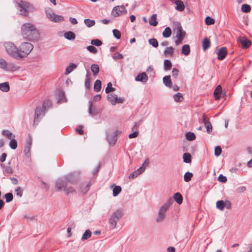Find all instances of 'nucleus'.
<instances>
[{
  "instance_id": "32",
  "label": "nucleus",
  "mask_w": 252,
  "mask_h": 252,
  "mask_svg": "<svg viewBox=\"0 0 252 252\" xmlns=\"http://www.w3.org/2000/svg\"><path fill=\"white\" fill-rule=\"evenodd\" d=\"M113 196L116 197L122 191V188L119 186H115L114 185H112L111 187L113 188Z\"/></svg>"
},
{
  "instance_id": "49",
  "label": "nucleus",
  "mask_w": 252,
  "mask_h": 252,
  "mask_svg": "<svg viewBox=\"0 0 252 252\" xmlns=\"http://www.w3.org/2000/svg\"><path fill=\"white\" fill-rule=\"evenodd\" d=\"M7 64L8 63L4 59L2 58L0 59V68L6 71Z\"/></svg>"
},
{
  "instance_id": "6",
  "label": "nucleus",
  "mask_w": 252,
  "mask_h": 252,
  "mask_svg": "<svg viewBox=\"0 0 252 252\" xmlns=\"http://www.w3.org/2000/svg\"><path fill=\"white\" fill-rule=\"evenodd\" d=\"M4 47L7 53L14 58L18 60V49L11 42L6 43Z\"/></svg>"
},
{
  "instance_id": "42",
  "label": "nucleus",
  "mask_w": 252,
  "mask_h": 252,
  "mask_svg": "<svg viewBox=\"0 0 252 252\" xmlns=\"http://www.w3.org/2000/svg\"><path fill=\"white\" fill-rule=\"evenodd\" d=\"M225 206V202L222 200H218L216 203V207L220 211H223Z\"/></svg>"
},
{
  "instance_id": "3",
  "label": "nucleus",
  "mask_w": 252,
  "mask_h": 252,
  "mask_svg": "<svg viewBox=\"0 0 252 252\" xmlns=\"http://www.w3.org/2000/svg\"><path fill=\"white\" fill-rule=\"evenodd\" d=\"M16 6L19 11V14L24 16H27L29 13L32 11L34 7L28 2L21 0L19 2H16Z\"/></svg>"
},
{
  "instance_id": "47",
  "label": "nucleus",
  "mask_w": 252,
  "mask_h": 252,
  "mask_svg": "<svg viewBox=\"0 0 252 252\" xmlns=\"http://www.w3.org/2000/svg\"><path fill=\"white\" fill-rule=\"evenodd\" d=\"M84 23L87 27L90 28L94 26L95 24V21L91 20L90 19H85L84 20Z\"/></svg>"
},
{
  "instance_id": "8",
  "label": "nucleus",
  "mask_w": 252,
  "mask_h": 252,
  "mask_svg": "<svg viewBox=\"0 0 252 252\" xmlns=\"http://www.w3.org/2000/svg\"><path fill=\"white\" fill-rule=\"evenodd\" d=\"M173 25V32L174 33H176L175 37L184 38L186 36V32L183 30L181 24L179 22L176 21L174 22Z\"/></svg>"
},
{
  "instance_id": "39",
  "label": "nucleus",
  "mask_w": 252,
  "mask_h": 252,
  "mask_svg": "<svg viewBox=\"0 0 252 252\" xmlns=\"http://www.w3.org/2000/svg\"><path fill=\"white\" fill-rule=\"evenodd\" d=\"M91 69L94 76H96L99 72V67L97 64H93L91 66Z\"/></svg>"
},
{
  "instance_id": "60",
  "label": "nucleus",
  "mask_w": 252,
  "mask_h": 252,
  "mask_svg": "<svg viewBox=\"0 0 252 252\" xmlns=\"http://www.w3.org/2000/svg\"><path fill=\"white\" fill-rule=\"evenodd\" d=\"M218 180L220 182L225 183L227 182V178L222 174H220L218 177Z\"/></svg>"
},
{
  "instance_id": "29",
  "label": "nucleus",
  "mask_w": 252,
  "mask_h": 252,
  "mask_svg": "<svg viewBox=\"0 0 252 252\" xmlns=\"http://www.w3.org/2000/svg\"><path fill=\"white\" fill-rule=\"evenodd\" d=\"M10 87L7 82L0 84V90L3 92H7L9 91Z\"/></svg>"
},
{
  "instance_id": "13",
  "label": "nucleus",
  "mask_w": 252,
  "mask_h": 252,
  "mask_svg": "<svg viewBox=\"0 0 252 252\" xmlns=\"http://www.w3.org/2000/svg\"><path fill=\"white\" fill-rule=\"evenodd\" d=\"M47 17L52 21L59 22L64 20V18L61 15L56 14L54 12L46 13Z\"/></svg>"
},
{
  "instance_id": "5",
  "label": "nucleus",
  "mask_w": 252,
  "mask_h": 252,
  "mask_svg": "<svg viewBox=\"0 0 252 252\" xmlns=\"http://www.w3.org/2000/svg\"><path fill=\"white\" fill-rule=\"evenodd\" d=\"M123 212L121 209H118L113 213L109 220L110 228L114 229L116 228L118 221L123 216Z\"/></svg>"
},
{
  "instance_id": "41",
  "label": "nucleus",
  "mask_w": 252,
  "mask_h": 252,
  "mask_svg": "<svg viewBox=\"0 0 252 252\" xmlns=\"http://www.w3.org/2000/svg\"><path fill=\"white\" fill-rule=\"evenodd\" d=\"M174 100L177 102H182L184 99L183 94L180 93L175 94L173 96Z\"/></svg>"
},
{
  "instance_id": "28",
  "label": "nucleus",
  "mask_w": 252,
  "mask_h": 252,
  "mask_svg": "<svg viewBox=\"0 0 252 252\" xmlns=\"http://www.w3.org/2000/svg\"><path fill=\"white\" fill-rule=\"evenodd\" d=\"M77 65L74 63H71L66 68L65 74H68L71 73L74 69L77 68Z\"/></svg>"
},
{
  "instance_id": "33",
  "label": "nucleus",
  "mask_w": 252,
  "mask_h": 252,
  "mask_svg": "<svg viewBox=\"0 0 252 252\" xmlns=\"http://www.w3.org/2000/svg\"><path fill=\"white\" fill-rule=\"evenodd\" d=\"M1 134L7 137L9 139L12 138L13 137H15V134H14L12 132H10L8 130L3 129L2 130Z\"/></svg>"
},
{
  "instance_id": "14",
  "label": "nucleus",
  "mask_w": 252,
  "mask_h": 252,
  "mask_svg": "<svg viewBox=\"0 0 252 252\" xmlns=\"http://www.w3.org/2000/svg\"><path fill=\"white\" fill-rule=\"evenodd\" d=\"M217 54L218 55V59L219 60L221 61L224 60L227 55V48L225 47H221L217 52Z\"/></svg>"
},
{
  "instance_id": "17",
  "label": "nucleus",
  "mask_w": 252,
  "mask_h": 252,
  "mask_svg": "<svg viewBox=\"0 0 252 252\" xmlns=\"http://www.w3.org/2000/svg\"><path fill=\"white\" fill-rule=\"evenodd\" d=\"M137 82H140L142 83H145L148 80V77L145 72L139 73L135 78Z\"/></svg>"
},
{
  "instance_id": "46",
  "label": "nucleus",
  "mask_w": 252,
  "mask_h": 252,
  "mask_svg": "<svg viewBox=\"0 0 252 252\" xmlns=\"http://www.w3.org/2000/svg\"><path fill=\"white\" fill-rule=\"evenodd\" d=\"M149 44L154 48H157L158 46V42L157 39L155 38H150L148 40Z\"/></svg>"
},
{
  "instance_id": "27",
  "label": "nucleus",
  "mask_w": 252,
  "mask_h": 252,
  "mask_svg": "<svg viewBox=\"0 0 252 252\" xmlns=\"http://www.w3.org/2000/svg\"><path fill=\"white\" fill-rule=\"evenodd\" d=\"M163 82L165 86L171 88L172 82L171 80V76L170 75L165 76L163 78Z\"/></svg>"
},
{
  "instance_id": "56",
  "label": "nucleus",
  "mask_w": 252,
  "mask_h": 252,
  "mask_svg": "<svg viewBox=\"0 0 252 252\" xmlns=\"http://www.w3.org/2000/svg\"><path fill=\"white\" fill-rule=\"evenodd\" d=\"M222 152V149L220 146H217L215 148L214 154L215 156L219 157L220 155Z\"/></svg>"
},
{
  "instance_id": "55",
  "label": "nucleus",
  "mask_w": 252,
  "mask_h": 252,
  "mask_svg": "<svg viewBox=\"0 0 252 252\" xmlns=\"http://www.w3.org/2000/svg\"><path fill=\"white\" fill-rule=\"evenodd\" d=\"M113 33L114 36L117 39H119L121 37V32L117 29H114L113 30Z\"/></svg>"
},
{
  "instance_id": "25",
  "label": "nucleus",
  "mask_w": 252,
  "mask_h": 252,
  "mask_svg": "<svg viewBox=\"0 0 252 252\" xmlns=\"http://www.w3.org/2000/svg\"><path fill=\"white\" fill-rule=\"evenodd\" d=\"M211 45V42L210 39L205 37L202 41V49L204 51H206L208 49Z\"/></svg>"
},
{
  "instance_id": "62",
  "label": "nucleus",
  "mask_w": 252,
  "mask_h": 252,
  "mask_svg": "<svg viewBox=\"0 0 252 252\" xmlns=\"http://www.w3.org/2000/svg\"><path fill=\"white\" fill-rule=\"evenodd\" d=\"M16 195L21 197L23 195V189L20 187H18L15 190Z\"/></svg>"
},
{
  "instance_id": "35",
  "label": "nucleus",
  "mask_w": 252,
  "mask_h": 252,
  "mask_svg": "<svg viewBox=\"0 0 252 252\" xmlns=\"http://www.w3.org/2000/svg\"><path fill=\"white\" fill-rule=\"evenodd\" d=\"M183 161L187 163H190L191 162V156L189 153H184L183 156Z\"/></svg>"
},
{
  "instance_id": "30",
  "label": "nucleus",
  "mask_w": 252,
  "mask_h": 252,
  "mask_svg": "<svg viewBox=\"0 0 252 252\" xmlns=\"http://www.w3.org/2000/svg\"><path fill=\"white\" fill-rule=\"evenodd\" d=\"M172 64L170 60L166 59L164 61L163 67H164V69L165 71L170 70L172 68Z\"/></svg>"
},
{
  "instance_id": "64",
  "label": "nucleus",
  "mask_w": 252,
  "mask_h": 252,
  "mask_svg": "<svg viewBox=\"0 0 252 252\" xmlns=\"http://www.w3.org/2000/svg\"><path fill=\"white\" fill-rule=\"evenodd\" d=\"M179 70L176 68H174L172 70V76L175 78H177L179 74Z\"/></svg>"
},
{
  "instance_id": "15",
  "label": "nucleus",
  "mask_w": 252,
  "mask_h": 252,
  "mask_svg": "<svg viewBox=\"0 0 252 252\" xmlns=\"http://www.w3.org/2000/svg\"><path fill=\"white\" fill-rule=\"evenodd\" d=\"M0 166L2 169L3 174L5 177H7L9 174H12L14 172L13 168L10 166L5 165L3 163H0Z\"/></svg>"
},
{
  "instance_id": "31",
  "label": "nucleus",
  "mask_w": 252,
  "mask_h": 252,
  "mask_svg": "<svg viewBox=\"0 0 252 252\" xmlns=\"http://www.w3.org/2000/svg\"><path fill=\"white\" fill-rule=\"evenodd\" d=\"M19 67L16 66L14 63H8L7 66V71L13 72L17 70Z\"/></svg>"
},
{
  "instance_id": "19",
  "label": "nucleus",
  "mask_w": 252,
  "mask_h": 252,
  "mask_svg": "<svg viewBox=\"0 0 252 252\" xmlns=\"http://www.w3.org/2000/svg\"><path fill=\"white\" fill-rule=\"evenodd\" d=\"M222 93V87L221 85H218L215 89L214 92V96L216 100H220V95Z\"/></svg>"
},
{
  "instance_id": "45",
  "label": "nucleus",
  "mask_w": 252,
  "mask_h": 252,
  "mask_svg": "<svg viewBox=\"0 0 252 252\" xmlns=\"http://www.w3.org/2000/svg\"><path fill=\"white\" fill-rule=\"evenodd\" d=\"M193 176V174L189 172H187L184 175V180L186 182H189Z\"/></svg>"
},
{
  "instance_id": "18",
  "label": "nucleus",
  "mask_w": 252,
  "mask_h": 252,
  "mask_svg": "<svg viewBox=\"0 0 252 252\" xmlns=\"http://www.w3.org/2000/svg\"><path fill=\"white\" fill-rule=\"evenodd\" d=\"M239 42L241 44L242 48L247 49L250 47L252 44V42L247 38L243 37L240 39Z\"/></svg>"
},
{
  "instance_id": "59",
  "label": "nucleus",
  "mask_w": 252,
  "mask_h": 252,
  "mask_svg": "<svg viewBox=\"0 0 252 252\" xmlns=\"http://www.w3.org/2000/svg\"><path fill=\"white\" fill-rule=\"evenodd\" d=\"M112 58L115 60H119L123 58V55L118 52H116L112 56Z\"/></svg>"
},
{
  "instance_id": "34",
  "label": "nucleus",
  "mask_w": 252,
  "mask_h": 252,
  "mask_svg": "<svg viewBox=\"0 0 252 252\" xmlns=\"http://www.w3.org/2000/svg\"><path fill=\"white\" fill-rule=\"evenodd\" d=\"M149 24L150 25L153 26H157L158 24V22L157 20V14H153L149 20Z\"/></svg>"
},
{
  "instance_id": "11",
  "label": "nucleus",
  "mask_w": 252,
  "mask_h": 252,
  "mask_svg": "<svg viewBox=\"0 0 252 252\" xmlns=\"http://www.w3.org/2000/svg\"><path fill=\"white\" fill-rule=\"evenodd\" d=\"M88 113L89 115L92 118H94L96 115H100L101 110L98 108L93 109V102L92 100H90L88 102Z\"/></svg>"
},
{
  "instance_id": "9",
  "label": "nucleus",
  "mask_w": 252,
  "mask_h": 252,
  "mask_svg": "<svg viewBox=\"0 0 252 252\" xmlns=\"http://www.w3.org/2000/svg\"><path fill=\"white\" fill-rule=\"evenodd\" d=\"M126 13H127V10L123 5L115 6L112 11V14L115 17Z\"/></svg>"
},
{
  "instance_id": "24",
  "label": "nucleus",
  "mask_w": 252,
  "mask_h": 252,
  "mask_svg": "<svg viewBox=\"0 0 252 252\" xmlns=\"http://www.w3.org/2000/svg\"><path fill=\"white\" fill-rule=\"evenodd\" d=\"M190 52V46L189 44H185L184 45L181 49V54L187 56H188Z\"/></svg>"
},
{
  "instance_id": "52",
  "label": "nucleus",
  "mask_w": 252,
  "mask_h": 252,
  "mask_svg": "<svg viewBox=\"0 0 252 252\" xmlns=\"http://www.w3.org/2000/svg\"><path fill=\"white\" fill-rule=\"evenodd\" d=\"M91 43L95 46H100L102 44V42L99 39H94L91 40Z\"/></svg>"
},
{
  "instance_id": "61",
  "label": "nucleus",
  "mask_w": 252,
  "mask_h": 252,
  "mask_svg": "<svg viewBox=\"0 0 252 252\" xmlns=\"http://www.w3.org/2000/svg\"><path fill=\"white\" fill-rule=\"evenodd\" d=\"M174 203V200L171 197L169 198L166 202L164 204L166 206H167L168 208L170 207L171 205Z\"/></svg>"
},
{
  "instance_id": "22",
  "label": "nucleus",
  "mask_w": 252,
  "mask_h": 252,
  "mask_svg": "<svg viewBox=\"0 0 252 252\" xmlns=\"http://www.w3.org/2000/svg\"><path fill=\"white\" fill-rule=\"evenodd\" d=\"M176 4L175 9L179 11H183L185 9V5L181 0H176L175 1Z\"/></svg>"
},
{
  "instance_id": "36",
  "label": "nucleus",
  "mask_w": 252,
  "mask_h": 252,
  "mask_svg": "<svg viewBox=\"0 0 252 252\" xmlns=\"http://www.w3.org/2000/svg\"><path fill=\"white\" fill-rule=\"evenodd\" d=\"M172 34V31L170 27H166L162 32V36L164 38L169 37Z\"/></svg>"
},
{
  "instance_id": "50",
  "label": "nucleus",
  "mask_w": 252,
  "mask_h": 252,
  "mask_svg": "<svg viewBox=\"0 0 252 252\" xmlns=\"http://www.w3.org/2000/svg\"><path fill=\"white\" fill-rule=\"evenodd\" d=\"M215 19L210 16H207L205 19V23L207 25H212L215 23Z\"/></svg>"
},
{
  "instance_id": "7",
  "label": "nucleus",
  "mask_w": 252,
  "mask_h": 252,
  "mask_svg": "<svg viewBox=\"0 0 252 252\" xmlns=\"http://www.w3.org/2000/svg\"><path fill=\"white\" fill-rule=\"evenodd\" d=\"M46 110L42 106H37L35 110L33 125H37L45 115Z\"/></svg>"
},
{
  "instance_id": "12",
  "label": "nucleus",
  "mask_w": 252,
  "mask_h": 252,
  "mask_svg": "<svg viewBox=\"0 0 252 252\" xmlns=\"http://www.w3.org/2000/svg\"><path fill=\"white\" fill-rule=\"evenodd\" d=\"M121 131L116 130L112 134H107V140L111 145H114L117 140V136L121 133Z\"/></svg>"
},
{
  "instance_id": "4",
  "label": "nucleus",
  "mask_w": 252,
  "mask_h": 252,
  "mask_svg": "<svg viewBox=\"0 0 252 252\" xmlns=\"http://www.w3.org/2000/svg\"><path fill=\"white\" fill-rule=\"evenodd\" d=\"M33 48L32 44L29 42H23L18 49V60L22 59L28 56Z\"/></svg>"
},
{
  "instance_id": "44",
  "label": "nucleus",
  "mask_w": 252,
  "mask_h": 252,
  "mask_svg": "<svg viewBox=\"0 0 252 252\" xmlns=\"http://www.w3.org/2000/svg\"><path fill=\"white\" fill-rule=\"evenodd\" d=\"M115 91V88H114L112 87V84L111 82H110L108 83V84L107 85V87L105 90V93L106 94H109L110 92H112Z\"/></svg>"
},
{
  "instance_id": "48",
  "label": "nucleus",
  "mask_w": 252,
  "mask_h": 252,
  "mask_svg": "<svg viewBox=\"0 0 252 252\" xmlns=\"http://www.w3.org/2000/svg\"><path fill=\"white\" fill-rule=\"evenodd\" d=\"M251 10V7L250 5L247 4H243L241 7V10L243 12L248 13L250 12Z\"/></svg>"
},
{
  "instance_id": "26",
  "label": "nucleus",
  "mask_w": 252,
  "mask_h": 252,
  "mask_svg": "<svg viewBox=\"0 0 252 252\" xmlns=\"http://www.w3.org/2000/svg\"><path fill=\"white\" fill-rule=\"evenodd\" d=\"M64 38L69 40H74L76 35L75 34L71 31L66 32L64 33Z\"/></svg>"
},
{
  "instance_id": "63",
  "label": "nucleus",
  "mask_w": 252,
  "mask_h": 252,
  "mask_svg": "<svg viewBox=\"0 0 252 252\" xmlns=\"http://www.w3.org/2000/svg\"><path fill=\"white\" fill-rule=\"evenodd\" d=\"M83 126L80 125L78 126L76 128V131L80 134L82 135L84 133Z\"/></svg>"
},
{
  "instance_id": "21",
  "label": "nucleus",
  "mask_w": 252,
  "mask_h": 252,
  "mask_svg": "<svg viewBox=\"0 0 252 252\" xmlns=\"http://www.w3.org/2000/svg\"><path fill=\"white\" fill-rule=\"evenodd\" d=\"M174 48L172 46L167 47L163 51V55L165 57H172L174 55Z\"/></svg>"
},
{
  "instance_id": "2",
  "label": "nucleus",
  "mask_w": 252,
  "mask_h": 252,
  "mask_svg": "<svg viewBox=\"0 0 252 252\" xmlns=\"http://www.w3.org/2000/svg\"><path fill=\"white\" fill-rule=\"evenodd\" d=\"M21 33L24 39L28 40H38L39 38V32L34 25L26 23L22 25Z\"/></svg>"
},
{
  "instance_id": "10",
  "label": "nucleus",
  "mask_w": 252,
  "mask_h": 252,
  "mask_svg": "<svg viewBox=\"0 0 252 252\" xmlns=\"http://www.w3.org/2000/svg\"><path fill=\"white\" fill-rule=\"evenodd\" d=\"M107 98L113 105H115L117 103H122L124 101L123 98L118 97L117 95L113 93L108 94Z\"/></svg>"
},
{
  "instance_id": "43",
  "label": "nucleus",
  "mask_w": 252,
  "mask_h": 252,
  "mask_svg": "<svg viewBox=\"0 0 252 252\" xmlns=\"http://www.w3.org/2000/svg\"><path fill=\"white\" fill-rule=\"evenodd\" d=\"M196 138L195 134L192 132H187L186 133V138L189 141H192Z\"/></svg>"
},
{
  "instance_id": "23",
  "label": "nucleus",
  "mask_w": 252,
  "mask_h": 252,
  "mask_svg": "<svg viewBox=\"0 0 252 252\" xmlns=\"http://www.w3.org/2000/svg\"><path fill=\"white\" fill-rule=\"evenodd\" d=\"M173 198V200H174L179 205H180L183 203V198L182 195L180 192H177L174 193Z\"/></svg>"
},
{
  "instance_id": "54",
  "label": "nucleus",
  "mask_w": 252,
  "mask_h": 252,
  "mask_svg": "<svg viewBox=\"0 0 252 252\" xmlns=\"http://www.w3.org/2000/svg\"><path fill=\"white\" fill-rule=\"evenodd\" d=\"M4 197L5 198L6 202L7 203L11 202V201H12L13 199V194L11 192L6 193L5 194Z\"/></svg>"
},
{
  "instance_id": "40",
  "label": "nucleus",
  "mask_w": 252,
  "mask_h": 252,
  "mask_svg": "<svg viewBox=\"0 0 252 252\" xmlns=\"http://www.w3.org/2000/svg\"><path fill=\"white\" fill-rule=\"evenodd\" d=\"M10 141L9 143V147L12 150H15L17 147V141L15 139V137L10 139Z\"/></svg>"
},
{
  "instance_id": "37",
  "label": "nucleus",
  "mask_w": 252,
  "mask_h": 252,
  "mask_svg": "<svg viewBox=\"0 0 252 252\" xmlns=\"http://www.w3.org/2000/svg\"><path fill=\"white\" fill-rule=\"evenodd\" d=\"M101 89V82L100 80H96L94 84V91L99 92Z\"/></svg>"
},
{
  "instance_id": "16",
  "label": "nucleus",
  "mask_w": 252,
  "mask_h": 252,
  "mask_svg": "<svg viewBox=\"0 0 252 252\" xmlns=\"http://www.w3.org/2000/svg\"><path fill=\"white\" fill-rule=\"evenodd\" d=\"M202 120L206 128L207 132L208 134H210L212 131V126L211 123L209 122V119L204 114L202 116Z\"/></svg>"
},
{
  "instance_id": "51",
  "label": "nucleus",
  "mask_w": 252,
  "mask_h": 252,
  "mask_svg": "<svg viewBox=\"0 0 252 252\" xmlns=\"http://www.w3.org/2000/svg\"><path fill=\"white\" fill-rule=\"evenodd\" d=\"M52 105V102L50 100H45L42 103V106L46 110V108H48Z\"/></svg>"
},
{
  "instance_id": "38",
  "label": "nucleus",
  "mask_w": 252,
  "mask_h": 252,
  "mask_svg": "<svg viewBox=\"0 0 252 252\" xmlns=\"http://www.w3.org/2000/svg\"><path fill=\"white\" fill-rule=\"evenodd\" d=\"M92 234V232L89 229L86 230L82 235L81 240L83 241L88 239L91 237Z\"/></svg>"
},
{
  "instance_id": "53",
  "label": "nucleus",
  "mask_w": 252,
  "mask_h": 252,
  "mask_svg": "<svg viewBox=\"0 0 252 252\" xmlns=\"http://www.w3.org/2000/svg\"><path fill=\"white\" fill-rule=\"evenodd\" d=\"M165 217V214L161 212V211H159L158 213V217L156 219L157 222H159L162 221L164 219Z\"/></svg>"
},
{
  "instance_id": "1",
  "label": "nucleus",
  "mask_w": 252,
  "mask_h": 252,
  "mask_svg": "<svg viewBox=\"0 0 252 252\" xmlns=\"http://www.w3.org/2000/svg\"><path fill=\"white\" fill-rule=\"evenodd\" d=\"M79 179L80 173L78 171L70 172L64 175L63 178L58 179L55 186L56 191H61L63 189L67 195L70 193H76V190L72 187H67V182L75 185L78 183Z\"/></svg>"
},
{
  "instance_id": "20",
  "label": "nucleus",
  "mask_w": 252,
  "mask_h": 252,
  "mask_svg": "<svg viewBox=\"0 0 252 252\" xmlns=\"http://www.w3.org/2000/svg\"><path fill=\"white\" fill-rule=\"evenodd\" d=\"M91 183H88L85 185L84 183H81L79 185V190L83 194H86L90 189Z\"/></svg>"
},
{
  "instance_id": "58",
  "label": "nucleus",
  "mask_w": 252,
  "mask_h": 252,
  "mask_svg": "<svg viewBox=\"0 0 252 252\" xmlns=\"http://www.w3.org/2000/svg\"><path fill=\"white\" fill-rule=\"evenodd\" d=\"M31 148V146L25 145L24 152L25 156L27 157H29L30 156Z\"/></svg>"
},
{
  "instance_id": "57",
  "label": "nucleus",
  "mask_w": 252,
  "mask_h": 252,
  "mask_svg": "<svg viewBox=\"0 0 252 252\" xmlns=\"http://www.w3.org/2000/svg\"><path fill=\"white\" fill-rule=\"evenodd\" d=\"M86 49L88 51L92 53L95 54L97 52V49L93 45H89L87 46Z\"/></svg>"
}]
</instances>
